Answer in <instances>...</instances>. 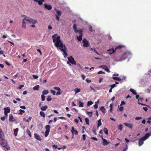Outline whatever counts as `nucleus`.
I'll return each mask as SVG.
<instances>
[{
  "label": "nucleus",
  "mask_w": 151,
  "mask_h": 151,
  "mask_svg": "<svg viewBox=\"0 0 151 151\" xmlns=\"http://www.w3.org/2000/svg\"><path fill=\"white\" fill-rule=\"evenodd\" d=\"M57 35L58 34H56L52 36V38L53 39V42L55 43L54 45L55 47H58V50L60 49L63 52V54L64 57L65 58L68 55V54L66 52V47L65 45L63 44L60 40V36H57Z\"/></svg>",
  "instance_id": "nucleus-1"
},
{
  "label": "nucleus",
  "mask_w": 151,
  "mask_h": 151,
  "mask_svg": "<svg viewBox=\"0 0 151 151\" xmlns=\"http://www.w3.org/2000/svg\"><path fill=\"white\" fill-rule=\"evenodd\" d=\"M131 55V52L127 51L125 52L121 56L120 59L118 60H115L117 62L122 61L123 60H125L126 58H127L128 56Z\"/></svg>",
  "instance_id": "nucleus-2"
},
{
  "label": "nucleus",
  "mask_w": 151,
  "mask_h": 151,
  "mask_svg": "<svg viewBox=\"0 0 151 151\" xmlns=\"http://www.w3.org/2000/svg\"><path fill=\"white\" fill-rule=\"evenodd\" d=\"M150 134L149 133L146 134L145 135L139 140L138 145L140 146L143 144V142L147 139L150 136Z\"/></svg>",
  "instance_id": "nucleus-3"
},
{
  "label": "nucleus",
  "mask_w": 151,
  "mask_h": 151,
  "mask_svg": "<svg viewBox=\"0 0 151 151\" xmlns=\"http://www.w3.org/2000/svg\"><path fill=\"white\" fill-rule=\"evenodd\" d=\"M1 140L0 142L1 145L3 147L5 148L7 150H10V147L8 145H7V142L6 140L4 139H1Z\"/></svg>",
  "instance_id": "nucleus-4"
},
{
  "label": "nucleus",
  "mask_w": 151,
  "mask_h": 151,
  "mask_svg": "<svg viewBox=\"0 0 151 151\" xmlns=\"http://www.w3.org/2000/svg\"><path fill=\"white\" fill-rule=\"evenodd\" d=\"M50 129V126L48 125H46L45 126V137H47L48 135Z\"/></svg>",
  "instance_id": "nucleus-5"
},
{
  "label": "nucleus",
  "mask_w": 151,
  "mask_h": 151,
  "mask_svg": "<svg viewBox=\"0 0 151 151\" xmlns=\"http://www.w3.org/2000/svg\"><path fill=\"white\" fill-rule=\"evenodd\" d=\"M68 59L70 63H71L72 64H76V62L75 61L73 58L72 56H70V57H68Z\"/></svg>",
  "instance_id": "nucleus-6"
},
{
  "label": "nucleus",
  "mask_w": 151,
  "mask_h": 151,
  "mask_svg": "<svg viewBox=\"0 0 151 151\" xmlns=\"http://www.w3.org/2000/svg\"><path fill=\"white\" fill-rule=\"evenodd\" d=\"M79 36H77V38L78 40L79 41H81L82 40V31H79V33H78Z\"/></svg>",
  "instance_id": "nucleus-7"
},
{
  "label": "nucleus",
  "mask_w": 151,
  "mask_h": 151,
  "mask_svg": "<svg viewBox=\"0 0 151 151\" xmlns=\"http://www.w3.org/2000/svg\"><path fill=\"white\" fill-rule=\"evenodd\" d=\"M24 16L25 17L24 18V20L28 22L30 24L32 23L33 19L26 16Z\"/></svg>",
  "instance_id": "nucleus-8"
},
{
  "label": "nucleus",
  "mask_w": 151,
  "mask_h": 151,
  "mask_svg": "<svg viewBox=\"0 0 151 151\" xmlns=\"http://www.w3.org/2000/svg\"><path fill=\"white\" fill-rule=\"evenodd\" d=\"M82 42L83 43V46L84 47H87L89 46L88 42L86 39L83 40Z\"/></svg>",
  "instance_id": "nucleus-9"
},
{
  "label": "nucleus",
  "mask_w": 151,
  "mask_h": 151,
  "mask_svg": "<svg viewBox=\"0 0 151 151\" xmlns=\"http://www.w3.org/2000/svg\"><path fill=\"white\" fill-rule=\"evenodd\" d=\"M101 138L103 140L102 144L103 145L105 146L109 144L106 139H104L102 136H101Z\"/></svg>",
  "instance_id": "nucleus-10"
},
{
  "label": "nucleus",
  "mask_w": 151,
  "mask_h": 151,
  "mask_svg": "<svg viewBox=\"0 0 151 151\" xmlns=\"http://www.w3.org/2000/svg\"><path fill=\"white\" fill-rule=\"evenodd\" d=\"M71 132L72 133L73 136L74 134L75 135H77L78 134V132L76 130H75L74 127H71Z\"/></svg>",
  "instance_id": "nucleus-11"
},
{
  "label": "nucleus",
  "mask_w": 151,
  "mask_h": 151,
  "mask_svg": "<svg viewBox=\"0 0 151 151\" xmlns=\"http://www.w3.org/2000/svg\"><path fill=\"white\" fill-rule=\"evenodd\" d=\"M34 137L38 140L41 141V138L40 136L37 134H34Z\"/></svg>",
  "instance_id": "nucleus-12"
},
{
  "label": "nucleus",
  "mask_w": 151,
  "mask_h": 151,
  "mask_svg": "<svg viewBox=\"0 0 151 151\" xmlns=\"http://www.w3.org/2000/svg\"><path fill=\"white\" fill-rule=\"evenodd\" d=\"M44 5L45 7L49 10H50L52 9V7L51 5H47L46 4H44Z\"/></svg>",
  "instance_id": "nucleus-13"
},
{
  "label": "nucleus",
  "mask_w": 151,
  "mask_h": 151,
  "mask_svg": "<svg viewBox=\"0 0 151 151\" xmlns=\"http://www.w3.org/2000/svg\"><path fill=\"white\" fill-rule=\"evenodd\" d=\"M4 132L0 128V138L1 139H4Z\"/></svg>",
  "instance_id": "nucleus-14"
},
{
  "label": "nucleus",
  "mask_w": 151,
  "mask_h": 151,
  "mask_svg": "<svg viewBox=\"0 0 151 151\" xmlns=\"http://www.w3.org/2000/svg\"><path fill=\"white\" fill-rule=\"evenodd\" d=\"M107 51L109 53V54L111 55L115 52V50H114V48H112L108 50Z\"/></svg>",
  "instance_id": "nucleus-15"
},
{
  "label": "nucleus",
  "mask_w": 151,
  "mask_h": 151,
  "mask_svg": "<svg viewBox=\"0 0 151 151\" xmlns=\"http://www.w3.org/2000/svg\"><path fill=\"white\" fill-rule=\"evenodd\" d=\"M124 124L126 126L132 129L133 127V125L132 124H128L126 123H124Z\"/></svg>",
  "instance_id": "nucleus-16"
},
{
  "label": "nucleus",
  "mask_w": 151,
  "mask_h": 151,
  "mask_svg": "<svg viewBox=\"0 0 151 151\" xmlns=\"http://www.w3.org/2000/svg\"><path fill=\"white\" fill-rule=\"evenodd\" d=\"M73 27L74 31L75 33H77L78 32L79 33V31H81L80 30H77L76 26L75 24H73Z\"/></svg>",
  "instance_id": "nucleus-17"
},
{
  "label": "nucleus",
  "mask_w": 151,
  "mask_h": 151,
  "mask_svg": "<svg viewBox=\"0 0 151 151\" xmlns=\"http://www.w3.org/2000/svg\"><path fill=\"white\" fill-rule=\"evenodd\" d=\"M14 119L13 115L12 114H10L9 115V121L10 122H13L14 121Z\"/></svg>",
  "instance_id": "nucleus-18"
},
{
  "label": "nucleus",
  "mask_w": 151,
  "mask_h": 151,
  "mask_svg": "<svg viewBox=\"0 0 151 151\" xmlns=\"http://www.w3.org/2000/svg\"><path fill=\"white\" fill-rule=\"evenodd\" d=\"M36 2H38L39 5H41L42 4L43 2L45 1L44 0H34Z\"/></svg>",
  "instance_id": "nucleus-19"
},
{
  "label": "nucleus",
  "mask_w": 151,
  "mask_h": 151,
  "mask_svg": "<svg viewBox=\"0 0 151 151\" xmlns=\"http://www.w3.org/2000/svg\"><path fill=\"white\" fill-rule=\"evenodd\" d=\"M24 20H24L23 18L22 22V27L24 28V29H25L26 28V23Z\"/></svg>",
  "instance_id": "nucleus-20"
},
{
  "label": "nucleus",
  "mask_w": 151,
  "mask_h": 151,
  "mask_svg": "<svg viewBox=\"0 0 151 151\" xmlns=\"http://www.w3.org/2000/svg\"><path fill=\"white\" fill-rule=\"evenodd\" d=\"M4 111L7 113L10 112V108L9 107L4 108Z\"/></svg>",
  "instance_id": "nucleus-21"
},
{
  "label": "nucleus",
  "mask_w": 151,
  "mask_h": 151,
  "mask_svg": "<svg viewBox=\"0 0 151 151\" xmlns=\"http://www.w3.org/2000/svg\"><path fill=\"white\" fill-rule=\"evenodd\" d=\"M100 110L103 112L104 114H105L106 112V109L104 107L101 106L100 109Z\"/></svg>",
  "instance_id": "nucleus-22"
},
{
  "label": "nucleus",
  "mask_w": 151,
  "mask_h": 151,
  "mask_svg": "<svg viewBox=\"0 0 151 151\" xmlns=\"http://www.w3.org/2000/svg\"><path fill=\"white\" fill-rule=\"evenodd\" d=\"M112 78L114 80H116V81H121L122 80V79H121L119 77H113Z\"/></svg>",
  "instance_id": "nucleus-23"
},
{
  "label": "nucleus",
  "mask_w": 151,
  "mask_h": 151,
  "mask_svg": "<svg viewBox=\"0 0 151 151\" xmlns=\"http://www.w3.org/2000/svg\"><path fill=\"white\" fill-rule=\"evenodd\" d=\"M47 106H43L41 107L40 109L41 110L43 111H45L47 109Z\"/></svg>",
  "instance_id": "nucleus-24"
},
{
  "label": "nucleus",
  "mask_w": 151,
  "mask_h": 151,
  "mask_svg": "<svg viewBox=\"0 0 151 151\" xmlns=\"http://www.w3.org/2000/svg\"><path fill=\"white\" fill-rule=\"evenodd\" d=\"M18 130V129L17 128L14 130V134L15 136H17V135Z\"/></svg>",
  "instance_id": "nucleus-25"
},
{
  "label": "nucleus",
  "mask_w": 151,
  "mask_h": 151,
  "mask_svg": "<svg viewBox=\"0 0 151 151\" xmlns=\"http://www.w3.org/2000/svg\"><path fill=\"white\" fill-rule=\"evenodd\" d=\"M55 10L58 16H60L61 15V12L60 11L56 9V8H55Z\"/></svg>",
  "instance_id": "nucleus-26"
},
{
  "label": "nucleus",
  "mask_w": 151,
  "mask_h": 151,
  "mask_svg": "<svg viewBox=\"0 0 151 151\" xmlns=\"http://www.w3.org/2000/svg\"><path fill=\"white\" fill-rule=\"evenodd\" d=\"M86 112L90 117H91L92 116V111H86Z\"/></svg>",
  "instance_id": "nucleus-27"
},
{
  "label": "nucleus",
  "mask_w": 151,
  "mask_h": 151,
  "mask_svg": "<svg viewBox=\"0 0 151 151\" xmlns=\"http://www.w3.org/2000/svg\"><path fill=\"white\" fill-rule=\"evenodd\" d=\"M40 88V86L38 85H37L34 87L33 89L35 90H38Z\"/></svg>",
  "instance_id": "nucleus-28"
},
{
  "label": "nucleus",
  "mask_w": 151,
  "mask_h": 151,
  "mask_svg": "<svg viewBox=\"0 0 151 151\" xmlns=\"http://www.w3.org/2000/svg\"><path fill=\"white\" fill-rule=\"evenodd\" d=\"M130 91L131 92H132L133 93V94L134 95L137 94V93L136 91L134 89L132 88H130Z\"/></svg>",
  "instance_id": "nucleus-29"
},
{
  "label": "nucleus",
  "mask_w": 151,
  "mask_h": 151,
  "mask_svg": "<svg viewBox=\"0 0 151 151\" xmlns=\"http://www.w3.org/2000/svg\"><path fill=\"white\" fill-rule=\"evenodd\" d=\"M49 93V91L48 90H44L42 92V95H47Z\"/></svg>",
  "instance_id": "nucleus-30"
},
{
  "label": "nucleus",
  "mask_w": 151,
  "mask_h": 151,
  "mask_svg": "<svg viewBox=\"0 0 151 151\" xmlns=\"http://www.w3.org/2000/svg\"><path fill=\"white\" fill-rule=\"evenodd\" d=\"M40 115L41 116H42L43 117H45V114L44 112L42 111H41L40 112Z\"/></svg>",
  "instance_id": "nucleus-31"
},
{
  "label": "nucleus",
  "mask_w": 151,
  "mask_h": 151,
  "mask_svg": "<svg viewBox=\"0 0 151 151\" xmlns=\"http://www.w3.org/2000/svg\"><path fill=\"white\" fill-rule=\"evenodd\" d=\"M104 132L106 134H108V129H107L105 127H104Z\"/></svg>",
  "instance_id": "nucleus-32"
},
{
  "label": "nucleus",
  "mask_w": 151,
  "mask_h": 151,
  "mask_svg": "<svg viewBox=\"0 0 151 151\" xmlns=\"http://www.w3.org/2000/svg\"><path fill=\"white\" fill-rule=\"evenodd\" d=\"M78 104L79 105V107H84L83 103H82V102H81L80 101H79L78 102Z\"/></svg>",
  "instance_id": "nucleus-33"
},
{
  "label": "nucleus",
  "mask_w": 151,
  "mask_h": 151,
  "mask_svg": "<svg viewBox=\"0 0 151 151\" xmlns=\"http://www.w3.org/2000/svg\"><path fill=\"white\" fill-rule=\"evenodd\" d=\"M101 125V119H100L98 121L97 127H99Z\"/></svg>",
  "instance_id": "nucleus-34"
},
{
  "label": "nucleus",
  "mask_w": 151,
  "mask_h": 151,
  "mask_svg": "<svg viewBox=\"0 0 151 151\" xmlns=\"http://www.w3.org/2000/svg\"><path fill=\"white\" fill-rule=\"evenodd\" d=\"M107 67V66H106V65H101L99 67V68H102L105 70V69L106 68V67Z\"/></svg>",
  "instance_id": "nucleus-35"
},
{
  "label": "nucleus",
  "mask_w": 151,
  "mask_h": 151,
  "mask_svg": "<svg viewBox=\"0 0 151 151\" xmlns=\"http://www.w3.org/2000/svg\"><path fill=\"white\" fill-rule=\"evenodd\" d=\"M46 100L48 101H51L52 98H51L50 96H48L46 99Z\"/></svg>",
  "instance_id": "nucleus-36"
},
{
  "label": "nucleus",
  "mask_w": 151,
  "mask_h": 151,
  "mask_svg": "<svg viewBox=\"0 0 151 151\" xmlns=\"http://www.w3.org/2000/svg\"><path fill=\"white\" fill-rule=\"evenodd\" d=\"M74 91H75V94L79 93L80 91V89L78 88H76L74 90Z\"/></svg>",
  "instance_id": "nucleus-37"
},
{
  "label": "nucleus",
  "mask_w": 151,
  "mask_h": 151,
  "mask_svg": "<svg viewBox=\"0 0 151 151\" xmlns=\"http://www.w3.org/2000/svg\"><path fill=\"white\" fill-rule=\"evenodd\" d=\"M53 88L54 89L57 90L58 91H61L60 88L58 86L54 87Z\"/></svg>",
  "instance_id": "nucleus-38"
},
{
  "label": "nucleus",
  "mask_w": 151,
  "mask_h": 151,
  "mask_svg": "<svg viewBox=\"0 0 151 151\" xmlns=\"http://www.w3.org/2000/svg\"><path fill=\"white\" fill-rule=\"evenodd\" d=\"M50 92L53 95H55L56 94L55 91L53 90H50Z\"/></svg>",
  "instance_id": "nucleus-39"
},
{
  "label": "nucleus",
  "mask_w": 151,
  "mask_h": 151,
  "mask_svg": "<svg viewBox=\"0 0 151 151\" xmlns=\"http://www.w3.org/2000/svg\"><path fill=\"white\" fill-rule=\"evenodd\" d=\"M93 103L91 101H88L87 102V106H88L91 105L93 104Z\"/></svg>",
  "instance_id": "nucleus-40"
},
{
  "label": "nucleus",
  "mask_w": 151,
  "mask_h": 151,
  "mask_svg": "<svg viewBox=\"0 0 151 151\" xmlns=\"http://www.w3.org/2000/svg\"><path fill=\"white\" fill-rule=\"evenodd\" d=\"M85 122H86V124L87 125H89V119H88V118H86L85 119Z\"/></svg>",
  "instance_id": "nucleus-41"
},
{
  "label": "nucleus",
  "mask_w": 151,
  "mask_h": 151,
  "mask_svg": "<svg viewBox=\"0 0 151 151\" xmlns=\"http://www.w3.org/2000/svg\"><path fill=\"white\" fill-rule=\"evenodd\" d=\"M123 126L122 124H119L118 126V129L120 130H122V129Z\"/></svg>",
  "instance_id": "nucleus-42"
},
{
  "label": "nucleus",
  "mask_w": 151,
  "mask_h": 151,
  "mask_svg": "<svg viewBox=\"0 0 151 151\" xmlns=\"http://www.w3.org/2000/svg\"><path fill=\"white\" fill-rule=\"evenodd\" d=\"M41 98H42V101H44L45 99V96L44 95L42 94L41 96Z\"/></svg>",
  "instance_id": "nucleus-43"
},
{
  "label": "nucleus",
  "mask_w": 151,
  "mask_h": 151,
  "mask_svg": "<svg viewBox=\"0 0 151 151\" xmlns=\"http://www.w3.org/2000/svg\"><path fill=\"white\" fill-rule=\"evenodd\" d=\"M19 111H20V112L18 114H22L23 113H24L25 112L24 110H22L21 109H20L19 110Z\"/></svg>",
  "instance_id": "nucleus-44"
},
{
  "label": "nucleus",
  "mask_w": 151,
  "mask_h": 151,
  "mask_svg": "<svg viewBox=\"0 0 151 151\" xmlns=\"http://www.w3.org/2000/svg\"><path fill=\"white\" fill-rule=\"evenodd\" d=\"M37 127L39 129H42L43 127L42 126L41 124H38Z\"/></svg>",
  "instance_id": "nucleus-45"
},
{
  "label": "nucleus",
  "mask_w": 151,
  "mask_h": 151,
  "mask_svg": "<svg viewBox=\"0 0 151 151\" xmlns=\"http://www.w3.org/2000/svg\"><path fill=\"white\" fill-rule=\"evenodd\" d=\"M27 132L30 137H31V134L30 131L29 129H27Z\"/></svg>",
  "instance_id": "nucleus-46"
},
{
  "label": "nucleus",
  "mask_w": 151,
  "mask_h": 151,
  "mask_svg": "<svg viewBox=\"0 0 151 151\" xmlns=\"http://www.w3.org/2000/svg\"><path fill=\"white\" fill-rule=\"evenodd\" d=\"M123 47V46L122 45H119V46H117L115 48V50H116V49H121L122 47Z\"/></svg>",
  "instance_id": "nucleus-47"
},
{
  "label": "nucleus",
  "mask_w": 151,
  "mask_h": 151,
  "mask_svg": "<svg viewBox=\"0 0 151 151\" xmlns=\"http://www.w3.org/2000/svg\"><path fill=\"white\" fill-rule=\"evenodd\" d=\"M60 91H58L56 93V95H60L62 93V92H60Z\"/></svg>",
  "instance_id": "nucleus-48"
},
{
  "label": "nucleus",
  "mask_w": 151,
  "mask_h": 151,
  "mask_svg": "<svg viewBox=\"0 0 151 151\" xmlns=\"http://www.w3.org/2000/svg\"><path fill=\"white\" fill-rule=\"evenodd\" d=\"M32 76L33 78L35 79H37L38 78V76L37 75H32Z\"/></svg>",
  "instance_id": "nucleus-49"
},
{
  "label": "nucleus",
  "mask_w": 151,
  "mask_h": 151,
  "mask_svg": "<svg viewBox=\"0 0 151 151\" xmlns=\"http://www.w3.org/2000/svg\"><path fill=\"white\" fill-rule=\"evenodd\" d=\"M116 85L114 84L113 85H110V86L111 89H113L114 88L116 87Z\"/></svg>",
  "instance_id": "nucleus-50"
},
{
  "label": "nucleus",
  "mask_w": 151,
  "mask_h": 151,
  "mask_svg": "<svg viewBox=\"0 0 151 151\" xmlns=\"http://www.w3.org/2000/svg\"><path fill=\"white\" fill-rule=\"evenodd\" d=\"M94 107L95 109H96L98 108V105L97 104V103L96 102V104L94 105Z\"/></svg>",
  "instance_id": "nucleus-51"
},
{
  "label": "nucleus",
  "mask_w": 151,
  "mask_h": 151,
  "mask_svg": "<svg viewBox=\"0 0 151 151\" xmlns=\"http://www.w3.org/2000/svg\"><path fill=\"white\" fill-rule=\"evenodd\" d=\"M55 16L56 17V19L57 21H59L60 19L59 16H58L57 15L55 14Z\"/></svg>",
  "instance_id": "nucleus-52"
},
{
  "label": "nucleus",
  "mask_w": 151,
  "mask_h": 151,
  "mask_svg": "<svg viewBox=\"0 0 151 151\" xmlns=\"http://www.w3.org/2000/svg\"><path fill=\"white\" fill-rule=\"evenodd\" d=\"M88 27L89 28V30L91 32H93V30L92 29V27H91V26L89 25H88Z\"/></svg>",
  "instance_id": "nucleus-53"
},
{
  "label": "nucleus",
  "mask_w": 151,
  "mask_h": 151,
  "mask_svg": "<svg viewBox=\"0 0 151 151\" xmlns=\"http://www.w3.org/2000/svg\"><path fill=\"white\" fill-rule=\"evenodd\" d=\"M24 87V86L22 85H20L19 87H18V88L19 89H21L23 87Z\"/></svg>",
  "instance_id": "nucleus-54"
},
{
  "label": "nucleus",
  "mask_w": 151,
  "mask_h": 151,
  "mask_svg": "<svg viewBox=\"0 0 151 151\" xmlns=\"http://www.w3.org/2000/svg\"><path fill=\"white\" fill-rule=\"evenodd\" d=\"M86 138V135L85 134H83L82 135L83 139L84 140H85Z\"/></svg>",
  "instance_id": "nucleus-55"
},
{
  "label": "nucleus",
  "mask_w": 151,
  "mask_h": 151,
  "mask_svg": "<svg viewBox=\"0 0 151 151\" xmlns=\"http://www.w3.org/2000/svg\"><path fill=\"white\" fill-rule=\"evenodd\" d=\"M98 73L99 74H104L105 73L104 72L102 71H100Z\"/></svg>",
  "instance_id": "nucleus-56"
},
{
  "label": "nucleus",
  "mask_w": 151,
  "mask_h": 151,
  "mask_svg": "<svg viewBox=\"0 0 151 151\" xmlns=\"http://www.w3.org/2000/svg\"><path fill=\"white\" fill-rule=\"evenodd\" d=\"M105 70L107 72H108V73H110V72L109 70V69L108 68V67H106V68L105 69Z\"/></svg>",
  "instance_id": "nucleus-57"
},
{
  "label": "nucleus",
  "mask_w": 151,
  "mask_h": 151,
  "mask_svg": "<svg viewBox=\"0 0 151 151\" xmlns=\"http://www.w3.org/2000/svg\"><path fill=\"white\" fill-rule=\"evenodd\" d=\"M123 109V107L121 106L119 108V110L120 111H122Z\"/></svg>",
  "instance_id": "nucleus-58"
},
{
  "label": "nucleus",
  "mask_w": 151,
  "mask_h": 151,
  "mask_svg": "<svg viewBox=\"0 0 151 151\" xmlns=\"http://www.w3.org/2000/svg\"><path fill=\"white\" fill-rule=\"evenodd\" d=\"M125 102L123 101L121 102V104L120 105V106H122V105H125Z\"/></svg>",
  "instance_id": "nucleus-59"
},
{
  "label": "nucleus",
  "mask_w": 151,
  "mask_h": 151,
  "mask_svg": "<svg viewBox=\"0 0 151 151\" xmlns=\"http://www.w3.org/2000/svg\"><path fill=\"white\" fill-rule=\"evenodd\" d=\"M91 139L95 141H97L98 140L95 137H91Z\"/></svg>",
  "instance_id": "nucleus-60"
},
{
  "label": "nucleus",
  "mask_w": 151,
  "mask_h": 151,
  "mask_svg": "<svg viewBox=\"0 0 151 151\" xmlns=\"http://www.w3.org/2000/svg\"><path fill=\"white\" fill-rule=\"evenodd\" d=\"M81 76L83 80H84L85 78V76L83 74L81 75Z\"/></svg>",
  "instance_id": "nucleus-61"
},
{
  "label": "nucleus",
  "mask_w": 151,
  "mask_h": 151,
  "mask_svg": "<svg viewBox=\"0 0 151 151\" xmlns=\"http://www.w3.org/2000/svg\"><path fill=\"white\" fill-rule=\"evenodd\" d=\"M37 23V20H33V21H32V24H35V23Z\"/></svg>",
  "instance_id": "nucleus-62"
},
{
  "label": "nucleus",
  "mask_w": 151,
  "mask_h": 151,
  "mask_svg": "<svg viewBox=\"0 0 151 151\" xmlns=\"http://www.w3.org/2000/svg\"><path fill=\"white\" fill-rule=\"evenodd\" d=\"M90 88H91V89L93 90L94 92H95L96 91V90L91 86H90Z\"/></svg>",
  "instance_id": "nucleus-63"
},
{
  "label": "nucleus",
  "mask_w": 151,
  "mask_h": 151,
  "mask_svg": "<svg viewBox=\"0 0 151 151\" xmlns=\"http://www.w3.org/2000/svg\"><path fill=\"white\" fill-rule=\"evenodd\" d=\"M142 118L141 117H136L135 118V119L136 120H139L141 119Z\"/></svg>",
  "instance_id": "nucleus-64"
}]
</instances>
